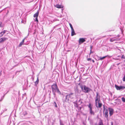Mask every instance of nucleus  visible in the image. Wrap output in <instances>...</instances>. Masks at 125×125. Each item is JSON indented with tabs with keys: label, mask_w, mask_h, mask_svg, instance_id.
<instances>
[{
	"label": "nucleus",
	"mask_w": 125,
	"mask_h": 125,
	"mask_svg": "<svg viewBox=\"0 0 125 125\" xmlns=\"http://www.w3.org/2000/svg\"><path fill=\"white\" fill-rule=\"evenodd\" d=\"M96 96L95 99V105L97 108H101L102 105V104L101 102L100 99V96L98 95V93H96Z\"/></svg>",
	"instance_id": "1"
},
{
	"label": "nucleus",
	"mask_w": 125,
	"mask_h": 125,
	"mask_svg": "<svg viewBox=\"0 0 125 125\" xmlns=\"http://www.w3.org/2000/svg\"><path fill=\"white\" fill-rule=\"evenodd\" d=\"M39 82V79L38 77L37 78V80L36 82H35V85L37 86V85L38 84Z\"/></svg>",
	"instance_id": "13"
},
{
	"label": "nucleus",
	"mask_w": 125,
	"mask_h": 125,
	"mask_svg": "<svg viewBox=\"0 0 125 125\" xmlns=\"http://www.w3.org/2000/svg\"><path fill=\"white\" fill-rule=\"evenodd\" d=\"M86 41L85 39L83 38H80L79 41V44H81Z\"/></svg>",
	"instance_id": "8"
},
{
	"label": "nucleus",
	"mask_w": 125,
	"mask_h": 125,
	"mask_svg": "<svg viewBox=\"0 0 125 125\" xmlns=\"http://www.w3.org/2000/svg\"><path fill=\"white\" fill-rule=\"evenodd\" d=\"M73 93H71L67 95L66 96V100L68 101L69 100V98H72V95H73Z\"/></svg>",
	"instance_id": "6"
},
{
	"label": "nucleus",
	"mask_w": 125,
	"mask_h": 125,
	"mask_svg": "<svg viewBox=\"0 0 125 125\" xmlns=\"http://www.w3.org/2000/svg\"><path fill=\"white\" fill-rule=\"evenodd\" d=\"M6 31L5 30H4L2 32L3 33V34H4L6 32Z\"/></svg>",
	"instance_id": "28"
},
{
	"label": "nucleus",
	"mask_w": 125,
	"mask_h": 125,
	"mask_svg": "<svg viewBox=\"0 0 125 125\" xmlns=\"http://www.w3.org/2000/svg\"><path fill=\"white\" fill-rule=\"evenodd\" d=\"M8 38L5 37H2L0 38V43L3 42L4 41L7 40Z\"/></svg>",
	"instance_id": "9"
},
{
	"label": "nucleus",
	"mask_w": 125,
	"mask_h": 125,
	"mask_svg": "<svg viewBox=\"0 0 125 125\" xmlns=\"http://www.w3.org/2000/svg\"><path fill=\"white\" fill-rule=\"evenodd\" d=\"M90 113L91 115H94V112L92 111V109H90Z\"/></svg>",
	"instance_id": "14"
},
{
	"label": "nucleus",
	"mask_w": 125,
	"mask_h": 125,
	"mask_svg": "<svg viewBox=\"0 0 125 125\" xmlns=\"http://www.w3.org/2000/svg\"><path fill=\"white\" fill-rule=\"evenodd\" d=\"M81 88H82V89H83V87L82 86V87H81Z\"/></svg>",
	"instance_id": "35"
},
{
	"label": "nucleus",
	"mask_w": 125,
	"mask_h": 125,
	"mask_svg": "<svg viewBox=\"0 0 125 125\" xmlns=\"http://www.w3.org/2000/svg\"><path fill=\"white\" fill-rule=\"evenodd\" d=\"M93 52H92V50H90V52L89 54V55H90V54L91 53H93Z\"/></svg>",
	"instance_id": "29"
},
{
	"label": "nucleus",
	"mask_w": 125,
	"mask_h": 125,
	"mask_svg": "<svg viewBox=\"0 0 125 125\" xmlns=\"http://www.w3.org/2000/svg\"><path fill=\"white\" fill-rule=\"evenodd\" d=\"M116 40L114 38H113L110 39V41L111 42H112L114 41H115Z\"/></svg>",
	"instance_id": "17"
},
{
	"label": "nucleus",
	"mask_w": 125,
	"mask_h": 125,
	"mask_svg": "<svg viewBox=\"0 0 125 125\" xmlns=\"http://www.w3.org/2000/svg\"><path fill=\"white\" fill-rule=\"evenodd\" d=\"M53 104H54V105H55V106L56 107H57V106L56 104V103L55 102H54Z\"/></svg>",
	"instance_id": "24"
},
{
	"label": "nucleus",
	"mask_w": 125,
	"mask_h": 125,
	"mask_svg": "<svg viewBox=\"0 0 125 125\" xmlns=\"http://www.w3.org/2000/svg\"><path fill=\"white\" fill-rule=\"evenodd\" d=\"M92 61L93 62V63H94L95 62L93 60H92Z\"/></svg>",
	"instance_id": "33"
},
{
	"label": "nucleus",
	"mask_w": 125,
	"mask_h": 125,
	"mask_svg": "<svg viewBox=\"0 0 125 125\" xmlns=\"http://www.w3.org/2000/svg\"><path fill=\"white\" fill-rule=\"evenodd\" d=\"M109 115L111 116L113 114L114 110L113 109L111 108H109Z\"/></svg>",
	"instance_id": "10"
},
{
	"label": "nucleus",
	"mask_w": 125,
	"mask_h": 125,
	"mask_svg": "<svg viewBox=\"0 0 125 125\" xmlns=\"http://www.w3.org/2000/svg\"><path fill=\"white\" fill-rule=\"evenodd\" d=\"M76 34L75 33V32L74 29L71 30V35L72 36H73L74 35H75Z\"/></svg>",
	"instance_id": "12"
},
{
	"label": "nucleus",
	"mask_w": 125,
	"mask_h": 125,
	"mask_svg": "<svg viewBox=\"0 0 125 125\" xmlns=\"http://www.w3.org/2000/svg\"><path fill=\"white\" fill-rule=\"evenodd\" d=\"M23 44V43H22L21 42L20 43V44L18 46L19 47L21 46Z\"/></svg>",
	"instance_id": "20"
},
{
	"label": "nucleus",
	"mask_w": 125,
	"mask_h": 125,
	"mask_svg": "<svg viewBox=\"0 0 125 125\" xmlns=\"http://www.w3.org/2000/svg\"><path fill=\"white\" fill-rule=\"evenodd\" d=\"M81 107H79V109H80V110H81Z\"/></svg>",
	"instance_id": "34"
},
{
	"label": "nucleus",
	"mask_w": 125,
	"mask_h": 125,
	"mask_svg": "<svg viewBox=\"0 0 125 125\" xmlns=\"http://www.w3.org/2000/svg\"><path fill=\"white\" fill-rule=\"evenodd\" d=\"M74 106L78 108V105L76 103H74Z\"/></svg>",
	"instance_id": "23"
},
{
	"label": "nucleus",
	"mask_w": 125,
	"mask_h": 125,
	"mask_svg": "<svg viewBox=\"0 0 125 125\" xmlns=\"http://www.w3.org/2000/svg\"><path fill=\"white\" fill-rule=\"evenodd\" d=\"M4 35L3 33L1 32L0 33V37H2V36L3 35Z\"/></svg>",
	"instance_id": "22"
},
{
	"label": "nucleus",
	"mask_w": 125,
	"mask_h": 125,
	"mask_svg": "<svg viewBox=\"0 0 125 125\" xmlns=\"http://www.w3.org/2000/svg\"><path fill=\"white\" fill-rule=\"evenodd\" d=\"M111 125H113V122H111Z\"/></svg>",
	"instance_id": "32"
},
{
	"label": "nucleus",
	"mask_w": 125,
	"mask_h": 125,
	"mask_svg": "<svg viewBox=\"0 0 125 125\" xmlns=\"http://www.w3.org/2000/svg\"><path fill=\"white\" fill-rule=\"evenodd\" d=\"M123 80L124 82L125 81V76L123 77Z\"/></svg>",
	"instance_id": "25"
},
{
	"label": "nucleus",
	"mask_w": 125,
	"mask_h": 125,
	"mask_svg": "<svg viewBox=\"0 0 125 125\" xmlns=\"http://www.w3.org/2000/svg\"><path fill=\"white\" fill-rule=\"evenodd\" d=\"M115 87L117 90H120L125 89V86H119L116 84L115 85Z\"/></svg>",
	"instance_id": "5"
},
{
	"label": "nucleus",
	"mask_w": 125,
	"mask_h": 125,
	"mask_svg": "<svg viewBox=\"0 0 125 125\" xmlns=\"http://www.w3.org/2000/svg\"><path fill=\"white\" fill-rule=\"evenodd\" d=\"M90 50H92V46H90Z\"/></svg>",
	"instance_id": "30"
},
{
	"label": "nucleus",
	"mask_w": 125,
	"mask_h": 125,
	"mask_svg": "<svg viewBox=\"0 0 125 125\" xmlns=\"http://www.w3.org/2000/svg\"><path fill=\"white\" fill-rule=\"evenodd\" d=\"M1 73L0 72V76L1 75Z\"/></svg>",
	"instance_id": "36"
},
{
	"label": "nucleus",
	"mask_w": 125,
	"mask_h": 125,
	"mask_svg": "<svg viewBox=\"0 0 125 125\" xmlns=\"http://www.w3.org/2000/svg\"><path fill=\"white\" fill-rule=\"evenodd\" d=\"M108 56V55H107L106 56H104L103 57H100V59H99V60H102L104 59L106 57H107Z\"/></svg>",
	"instance_id": "15"
},
{
	"label": "nucleus",
	"mask_w": 125,
	"mask_h": 125,
	"mask_svg": "<svg viewBox=\"0 0 125 125\" xmlns=\"http://www.w3.org/2000/svg\"><path fill=\"white\" fill-rule=\"evenodd\" d=\"M69 24L71 28V30L73 29V26H72V25L70 23H69Z\"/></svg>",
	"instance_id": "19"
},
{
	"label": "nucleus",
	"mask_w": 125,
	"mask_h": 125,
	"mask_svg": "<svg viewBox=\"0 0 125 125\" xmlns=\"http://www.w3.org/2000/svg\"><path fill=\"white\" fill-rule=\"evenodd\" d=\"M51 87L52 92L53 93V94L54 95V97H55L56 96L55 92H58L59 94H61V92L59 91L56 83L53 84L52 85Z\"/></svg>",
	"instance_id": "2"
},
{
	"label": "nucleus",
	"mask_w": 125,
	"mask_h": 125,
	"mask_svg": "<svg viewBox=\"0 0 125 125\" xmlns=\"http://www.w3.org/2000/svg\"><path fill=\"white\" fill-rule=\"evenodd\" d=\"M87 60L88 61H91V58H88L87 59Z\"/></svg>",
	"instance_id": "26"
},
{
	"label": "nucleus",
	"mask_w": 125,
	"mask_h": 125,
	"mask_svg": "<svg viewBox=\"0 0 125 125\" xmlns=\"http://www.w3.org/2000/svg\"><path fill=\"white\" fill-rule=\"evenodd\" d=\"M88 106L89 108L90 109H92V106H91V104H89L88 105Z\"/></svg>",
	"instance_id": "16"
},
{
	"label": "nucleus",
	"mask_w": 125,
	"mask_h": 125,
	"mask_svg": "<svg viewBox=\"0 0 125 125\" xmlns=\"http://www.w3.org/2000/svg\"><path fill=\"white\" fill-rule=\"evenodd\" d=\"M122 101L124 102H125V98L124 97H123L121 98Z\"/></svg>",
	"instance_id": "21"
},
{
	"label": "nucleus",
	"mask_w": 125,
	"mask_h": 125,
	"mask_svg": "<svg viewBox=\"0 0 125 125\" xmlns=\"http://www.w3.org/2000/svg\"><path fill=\"white\" fill-rule=\"evenodd\" d=\"M104 115L105 116V118H108V110L106 109H105L104 106Z\"/></svg>",
	"instance_id": "4"
},
{
	"label": "nucleus",
	"mask_w": 125,
	"mask_h": 125,
	"mask_svg": "<svg viewBox=\"0 0 125 125\" xmlns=\"http://www.w3.org/2000/svg\"><path fill=\"white\" fill-rule=\"evenodd\" d=\"M98 124L99 125H104L103 123L101 121L99 122Z\"/></svg>",
	"instance_id": "18"
},
{
	"label": "nucleus",
	"mask_w": 125,
	"mask_h": 125,
	"mask_svg": "<svg viewBox=\"0 0 125 125\" xmlns=\"http://www.w3.org/2000/svg\"><path fill=\"white\" fill-rule=\"evenodd\" d=\"M91 90V89L86 87L85 85H84L83 86V91L85 93H88Z\"/></svg>",
	"instance_id": "3"
},
{
	"label": "nucleus",
	"mask_w": 125,
	"mask_h": 125,
	"mask_svg": "<svg viewBox=\"0 0 125 125\" xmlns=\"http://www.w3.org/2000/svg\"><path fill=\"white\" fill-rule=\"evenodd\" d=\"M55 7H56L58 8H61L63 7L61 5H59V4H57L54 6Z\"/></svg>",
	"instance_id": "11"
},
{
	"label": "nucleus",
	"mask_w": 125,
	"mask_h": 125,
	"mask_svg": "<svg viewBox=\"0 0 125 125\" xmlns=\"http://www.w3.org/2000/svg\"><path fill=\"white\" fill-rule=\"evenodd\" d=\"M25 39V38H24L23 39V40H22V41L21 42L23 43L24 42Z\"/></svg>",
	"instance_id": "27"
},
{
	"label": "nucleus",
	"mask_w": 125,
	"mask_h": 125,
	"mask_svg": "<svg viewBox=\"0 0 125 125\" xmlns=\"http://www.w3.org/2000/svg\"><path fill=\"white\" fill-rule=\"evenodd\" d=\"M2 23V22L0 21V27H1Z\"/></svg>",
	"instance_id": "31"
},
{
	"label": "nucleus",
	"mask_w": 125,
	"mask_h": 125,
	"mask_svg": "<svg viewBox=\"0 0 125 125\" xmlns=\"http://www.w3.org/2000/svg\"><path fill=\"white\" fill-rule=\"evenodd\" d=\"M39 14V12L38 10L37 12L35 13L33 15V17L35 18V21L38 22V17Z\"/></svg>",
	"instance_id": "7"
}]
</instances>
